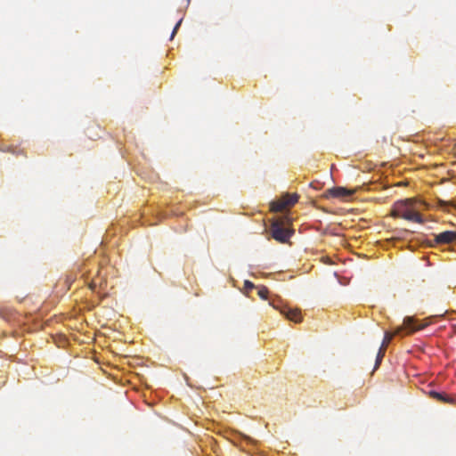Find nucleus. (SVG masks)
<instances>
[{
  "label": "nucleus",
  "mask_w": 456,
  "mask_h": 456,
  "mask_svg": "<svg viewBox=\"0 0 456 456\" xmlns=\"http://www.w3.org/2000/svg\"><path fill=\"white\" fill-rule=\"evenodd\" d=\"M385 353H386L385 349L379 348V353L376 357L375 369H377L379 367V365L380 364V362L385 355Z\"/></svg>",
  "instance_id": "obj_9"
},
{
  "label": "nucleus",
  "mask_w": 456,
  "mask_h": 456,
  "mask_svg": "<svg viewBox=\"0 0 456 456\" xmlns=\"http://www.w3.org/2000/svg\"><path fill=\"white\" fill-rule=\"evenodd\" d=\"M181 22H182V20H180L176 25L175 26L174 29H173V32L171 34V39L174 37V36L175 35V33L177 32V29L179 28V26L181 25Z\"/></svg>",
  "instance_id": "obj_13"
},
{
  "label": "nucleus",
  "mask_w": 456,
  "mask_h": 456,
  "mask_svg": "<svg viewBox=\"0 0 456 456\" xmlns=\"http://www.w3.org/2000/svg\"><path fill=\"white\" fill-rule=\"evenodd\" d=\"M271 305L273 306V308H277V306H276V305H274V304H273V303H271Z\"/></svg>",
  "instance_id": "obj_14"
},
{
  "label": "nucleus",
  "mask_w": 456,
  "mask_h": 456,
  "mask_svg": "<svg viewBox=\"0 0 456 456\" xmlns=\"http://www.w3.org/2000/svg\"><path fill=\"white\" fill-rule=\"evenodd\" d=\"M437 205L443 209H446L449 206L456 207L452 202L445 201L444 200H437Z\"/></svg>",
  "instance_id": "obj_10"
},
{
  "label": "nucleus",
  "mask_w": 456,
  "mask_h": 456,
  "mask_svg": "<svg viewBox=\"0 0 456 456\" xmlns=\"http://www.w3.org/2000/svg\"><path fill=\"white\" fill-rule=\"evenodd\" d=\"M434 241L436 244H450L456 240V232L445 231L439 234H435Z\"/></svg>",
  "instance_id": "obj_6"
},
{
  "label": "nucleus",
  "mask_w": 456,
  "mask_h": 456,
  "mask_svg": "<svg viewBox=\"0 0 456 456\" xmlns=\"http://www.w3.org/2000/svg\"><path fill=\"white\" fill-rule=\"evenodd\" d=\"M427 325L428 323H418L417 320H415L413 317H405L403 319V323L402 326L397 327L392 332H385L384 339L382 341L380 348L387 350V347L388 346L393 338L395 336H402L403 331H405V334L409 335L417 330H423Z\"/></svg>",
  "instance_id": "obj_2"
},
{
  "label": "nucleus",
  "mask_w": 456,
  "mask_h": 456,
  "mask_svg": "<svg viewBox=\"0 0 456 456\" xmlns=\"http://www.w3.org/2000/svg\"><path fill=\"white\" fill-rule=\"evenodd\" d=\"M244 288L246 289H252L255 288V285L251 281H244Z\"/></svg>",
  "instance_id": "obj_12"
},
{
  "label": "nucleus",
  "mask_w": 456,
  "mask_h": 456,
  "mask_svg": "<svg viewBox=\"0 0 456 456\" xmlns=\"http://www.w3.org/2000/svg\"><path fill=\"white\" fill-rule=\"evenodd\" d=\"M428 394H429L430 397H432L433 399H435L438 402H442V403H452V399H451L448 396V395H446L445 393H440V392L431 390V391H429Z\"/></svg>",
  "instance_id": "obj_8"
},
{
  "label": "nucleus",
  "mask_w": 456,
  "mask_h": 456,
  "mask_svg": "<svg viewBox=\"0 0 456 456\" xmlns=\"http://www.w3.org/2000/svg\"><path fill=\"white\" fill-rule=\"evenodd\" d=\"M280 312L285 315L287 319L294 322H300L302 320L300 311L297 309H290L287 306H283L280 309Z\"/></svg>",
  "instance_id": "obj_7"
},
{
  "label": "nucleus",
  "mask_w": 456,
  "mask_h": 456,
  "mask_svg": "<svg viewBox=\"0 0 456 456\" xmlns=\"http://www.w3.org/2000/svg\"><path fill=\"white\" fill-rule=\"evenodd\" d=\"M290 219L288 216H282L274 219L270 227L271 236L280 243H287L294 234V230L289 229Z\"/></svg>",
  "instance_id": "obj_3"
},
{
  "label": "nucleus",
  "mask_w": 456,
  "mask_h": 456,
  "mask_svg": "<svg viewBox=\"0 0 456 456\" xmlns=\"http://www.w3.org/2000/svg\"><path fill=\"white\" fill-rule=\"evenodd\" d=\"M428 204L425 201L415 199H405L396 201L392 208L393 217L403 218L418 224H423L424 218L420 211L426 209Z\"/></svg>",
  "instance_id": "obj_1"
},
{
  "label": "nucleus",
  "mask_w": 456,
  "mask_h": 456,
  "mask_svg": "<svg viewBox=\"0 0 456 456\" xmlns=\"http://www.w3.org/2000/svg\"><path fill=\"white\" fill-rule=\"evenodd\" d=\"M269 290L266 287L263 286L258 289L257 294L262 299H266Z\"/></svg>",
  "instance_id": "obj_11"
},
{
  "label": "nucleus",
  "mask_w": 456,
  "mask_h": 456,
  "mask_svg": "<svg viewBox=\"0 0 456 456\" xmlns=\"http://www.w3.org/2000/svg\"><path fill=\"white\" fill-rule=\"evenodd\" d=\"M298 199L299 197L297 193H286L281 197V200L273 201L271 204V209L273 212H281L288 207L295 205L297 202Z\"/></svg>",
  "instance_id": "obj_4"
},
{
  "label": "nucleus",
  "mask_w": 456,
  "mask_h": 456,
  "mask_svg": "<svg viewBox=\"0 0 456 456\" xmlns=\"http://www.w3.org/2000/svg\"><path fill=\"white\" fill-rule=\"evenodd\" d=\"M354 191L344 187H333L325 192V197L346 199L354 194Z\"/></svg>",
  "instance_id": "obj_5"
}]
</instances>
